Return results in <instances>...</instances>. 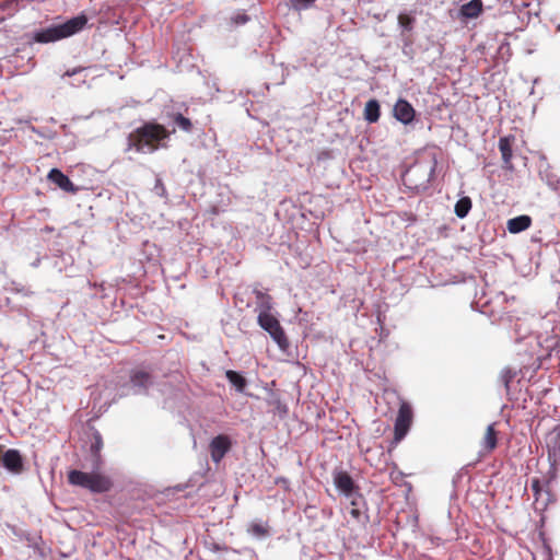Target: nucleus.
<instances>
[{
    "mask_svg": "<svg viewBox=\"0 0 560 560\" xmlns=\"http://www.w3.org/2000/svg\"><path fill=\"white\" fill-rule=\"evenodd\" d=\"M39 262H40V259L37 258L34 262H32V266L33 267H38L39 266Z\"/></svg>",
    "mask_w": 560,
    "mask_h": 560,
    "instance_id": "nucleus-37",
    "label": "nucleus"
},
{
    "mask_svg": "<svg viewBox=\"0 0 560 560\" xmlns=\"http://www.w3.org/2000/svg\"><path fill=\"white\" fill-rule=\"evenodd\" d=\"M153 191L156 196L165 198L167 196L166 188L160 177H156Z\"/></svg>",
    "mask_w": 560,
    "mask_h": 560,
    "instance_id": "nucleus-30",
    "label": "nucleus"
},
{
    "mask_svg": "<svg viewBox=\"0 0 560 560\" xmlns=\"http://www.w3.org/2000/svg\"><path fill=\"white\" fill-rule=\"evenodd\" d=\"M532 224V218L527 214H521L508 220L506 229L512 234L521 233L527 230Z\"/></svg>",
    "mask_w": 560,
    "mask_h": 560,
    "instance_id": "nucleus-18",
    "label": "nucleus"
},
{
    "mask_svg": "<svg viewBox=\"0 0 560 560\" xmlns=\"http://www.w3.org/2000/svg\"><path fill=\"white\" fill-rule=\"evenodd\" d=\"M413 418L412 407L409 402L402 401L394 424V440L400 442L408 434Z\"/></svg>",
    "mask_w": 560,
    "mask_h": 560,
    "instance_id": "nucleus-6",
    "label": "nucleus"
},
{
    "mask_svg": "<svg viewBox=\"0 0 560 560\" xmlns=\"http://www.w3.org/2000/svg\"><path fill=\"white\" fill-rule=\"evenodd\" d=\"M249 20L250 18L244 11H236L230 18L231 23L235 26L244 25L249 22Z\"/></svg>",
    "mask_w": 560,
    "mask_h": 560,
    "instance_id": "nucleus-29",
    "label": "nucleus"
},
{
    "mask_svg": "<svg viewBox=\"0 0 560 560\" xmlns=\"http://www.w3.org/2000/svg\"><path fill=\"white\" fill-rule=\"evenodd\" d=\"M103 448V438L101 433L93 429L91 433V443H90V455H91V466L94 470H100L103 464V459L101 456V451Z\"/></svg>",
    "mask_w": 560,
    "mask_h": 560,
    "instance_id": "nucleus-12",
    "label": "nucleus"
},
{
    "mask_svg": "<svg viewBox=\"0 0 560 560\" xmlns=\"http://www.w3.org/2000/svg\"><path fill=\"white\" fill-rule=\"evenodd\" d=\"M498 439L497 431L494 430L493 424H489L487 427L486 435H485V446L488 451H492L497 447Z\"/></svg>",
    "mask_w": 560,
    "mask_h": 560,
    "instance_id": "nucleus-26",
    "label": "nucleus"
},
{
    "mask_svg": "<svg viewBox=\"0 0 560 560\" xmlns=\"http://www.w3.org/2000/svg\"><path fill=\"white\" fill-rule=\"evenodd\" d=\"M513 140H514V137H511V136L502 137L499 140V150L502 155L503 167L508 171L513 170V164H512V156H513L512 142H513Z\"/></svg>",
    "mask_w": 560,
    "mask_h": 560,
    "instance_id": "nucleus-16",
    "label": "nucleus"
},
{
    "mask_svg": "<svg viewBox=\"0 0 560 560\" xmlns=\"http://www.w3.org/2000/svg\"><path fill=\"white\" fill-rule=\"evenodd\" d=\"M153 385V376L150 372L137 369L130 372L129 381L117 389V395L127 397L130 395H148Z\"/></svg>",
    "mask_w": 560,
    "mask_h": 560,
    "instance_id": "nucleus-4",
    "label": "nucleus"
},
{
    "mask_svg": "<svg viewBox=\"0 0 560 560\" xmlns=\"http://www.w3.org/2000/svg\"><path fill=\"white\" fill-rule=\"evenodd\" d=\"M170 132L166 128L156 122H145L136 128L127 137V151L150 154L166 147Z\"/></svg>",
    "mask_w": 560,
    "mask_h": 560,
    "instance_id": "nucleus-1",
    "label": "nucleus"
},
{
    "mask_svg": "<svg viewBox=\"0 0 560 560\" xmlns=\"http://www.w3.org/2000/svg\"><path fill=\"white\" fill-rule=\"evenodd\" d=\"M547 458L551 468L560 464V424H557L546 438Z\"/></svg>",
    "mask_w": 560,
    "mask_h": 560,
    "instance_id": "nucleus-8",
    "label": "nucleus"
},
{
    "mask_svg": "<svg viewBox=\"0 0 560 560\" xmlns=\"http://www.w3.org/2000/svg\"><path fill=\"white\" fill-rule=\"evenodd\" d=\"M400 42H401V52L405 57H407L409 60H412L416 55V50L413 48V39L410 34H400Z\"/></svg>",
    "mask_w": 560,
    "mask_h": 560,
    "instance_id": "nucleus-23",
    "label": "nucleus"
},
{
    "mask_svg": "<svg viewBox=\"0 0 560 560\" xmlns=\"http://www.w3.org/2000/svg\"><path fill=\"white\" fill-rule=\"evenodd\" d=\"M351 499V505L353 508H359V504H360V501L363 499L362 494L360 493V498H358L357 495L350 498Z\"/></svg>",
    "mask_w": 560,
    "mask_h": 560,
    "instance_id": "nucleus-35",
    "label": "nucleus"
},
{
    "mask_svg": "<svg viewBox=\"0 0 560 560\" xmlns=\"http://www.w3.org/2000/svg\"><path fill=\"white\" fill-rule=\"evenodd\" d=\"M91 472H84L78 469H72L68 474V481L70 485L86 489Z\"/></svg>",
    "mask_w": 560,
    "mask_h": 560,
    "instance_id": "nucleus-20",
    "label": "nucleus"
},
{
    "mask_svg": "<svg viewBox=\"0 0 560 560\" xmlns=\"http://www.w3.org/2000/svg\"><path fill=\"white\" fill-rule=\"evenodd\" d=\"M84 70V68H74L72 70H68L66 71L63 74H62V78H66V77H73L80 72H82Z\"/></svg>",
    "mask_w": 560,
    "mask_h": 560,
    "instance_id": "nucleus-34",
    "label": "nucleus"
},
{
    "mask_svg": "<svg viewBox=\"0 0 560 560\" xmlns=\"http://www.w3.org/2000/svg\"><path fill=\"white\" fill-rule=\"evenodd\" d=\"M483 10L482 0H470L464 3L458 11V18L462 20H472L478 18Z\"/></svg>",
    "mask_w": 560,
    "mask_h": 560,
    "instance_id": "nucleus-15",
    "label": "nucleus"
},
{
    "mask_svg": "<svg viewBox=\"0 0 560 560\" xmlns=\"http://www.w3.org/2000/svg\"><path fill=\"white\" fill-rule=\"evenodd\" d=\"M438 166V154L434 149L419 152L415 163L407 170L405 180L416 192H423L431 187Z\"/></svg>",
    "mask_w": 560,
    "mask_h": 560,
    "instance_id": "nucleus-2",
    "label": "nucleus"
},
{
    "mask_svg": "<svg viewBox=\"0 0 560 560\" xmlns=\"http://www.w3.org/2000/svg\"><path fill=\"white\" fill-rule=\"evenodd\" d=\"M532 490L535 492V494H538L541 490L540 487V480L535 478L532 480Z\"/></svg>",
    "mask_w": 560,
    "mask_h": 560,
    "instance_id": "nucleus-33",
    "label": "nucleus"
},
{
    "mask_svg": "<svg viewBox=\"0 0 560 560\" xmlns=\"http://www.w3.org/2000/svg\"><path fill=\"white\" fill-rule=\"evenodd\" d=\"M515 373L511 370L503 371L501 374V380L506 388H509V384L514 377Z\"/></svg>",
    "mask_w": 560,
    "mask_h": 560,
    "instance_id": "nucleus-31",
    "label": "nucleus"
},
{
    "mask_svg": "<svg viewBox=\"0 0 560 560\" xmlns=\"http://www.w3.org/2000/svg\"><path fill=\"white\" fill-rule=\"evenodd\" d=\"M415 22L416 20L412 15L400 13L398 15V26L400 28V34H410V32L413 30Z\"/></svg>",
    "mask_w": 560,
    "mask_h": 560,
    "instance_id": "nucleus-24",
    "label": "nucleus"
},
{
    "mask_svg": "<svg viewBox=\"0 0 560 560\" xmlns=\"http://www.w3.org/2000/svg\"><path fill=\"white\" fill-rule=\"evenodd\" d=\"M316 1L317 0H288L287 4L290 10L302 12L313 8Z\"/></svg>",
    "mask_w": 560,
    "mask_h": 560,
    "instance_id": "nucleus-25",
    "label": "nucleus"
},
{
    "mask_svg": "<svg viewBox=\"0 0 560 560\" xmlns=\"http://www.w3.org/2000/svg\"><path fill=\"white\" fill-rule=\"evenodd\" d=\"M350 514L354 517V518H359L360 515H361V511L359 508H353L351 511H350Z\"/></svg>",
    "mask_w": 560,
    "mask_h": 560,
    "instance_id": "nucleus-36",
    "label": "nucleus"
},
{
    "mask_svg": "<svg viewBox=\"0 0 560 560\" xmlns=\"http://www.w3.org/2000/svg\"><path fill=\"white\" fill-rule=\"evenodd\" d=\"M252 530L255 535L257 536H265L267 535V530L264 528V526L261 525H258V524H255L253 527H252Z\"/></svg>",
    "mask_w": 560,
    "mask_h": 560,
    "instance_id": "nucleus-32",
    "label": "nucleus"
},
{
    "mask_svg": "<svg viewBox=\"0 0 560 560\" xmlns=\"http://www.w3.org/2000/svg\"><path fill=\"white\" fill-rule=\"evenodd\" d=\"M253 293L256 298V308L255 311L258 312V313H271L272 308H273V300L272 298L261 291V290H258V289H254L253 290Z\"/></svg>",
    "mask_w": 560,
    "mask_h": 560,
    "instance_id": "nucleus-17",
    "label": "nucleus"
},
{
    "mask_svg": "<svg viewBox=\"0 0 560 560\" xmlns=\"http://www.w3.org/2000/svg\"><path fill=\"white\" fill-rule=\"evenodd\" d=\"M472 201L470 197L464 196L455 203L454 212L459 219H464L468 215L471 210Z\"/></svg>",
    "mask_w": 560,
    "mask_h": 560,
    "instance_id": "nucleus-22",
    "label": "nucleus"
},
{
    "mask_svg": "<svg viewBox=\"0 0 560 560\" xmlns=\"http://www.w3.org/2000/svg\"><path fill=\"white\" fill-rule=\"evenodd\" d=\"M257 324L261 329L269 334L280 350L289 348V340L279 319L272 313H258Z\"/></svg>",
    "mask_w": 560,
    "mask_h": 560,
    "instance_id": "nucleus-5",
    "label": "nucleus"
},
{
    "mask_svg": "<svg viewBox=\"0 0 560 560\" xmlns=\"http://www.w3.org/2000/svg\"><path fill=\"white\" fill-rule=\"evenodd\" d=\"M176 127H178L180 130L185 132H190L192 129L191 120L187 117H185L183 114L178 113L174 116L173 119Z\"/></svg>",
    "mask_w": 560,
    "mask_h": 560,
    "instance_id": "nucleus-28",
    "label": "nucleus"
},
{
    "mask_svg": "<svg viewBox=\"0 0 560 560\" xmlns=\"http://www.w3.org/2000/svg\"><path fill=\"white\" fill-rule=\"evenodd\" d=\"M332 481L340 494L346 498H352L354 495L360 498L359 487L347 471L335 469L332 472Z\"/></svg>",
    "mask_w": 560,
    "mask_h": 560,
    "instance_id": "nucleus-7",
    "label": "nucleus"
},
{
    "mask_svg": "<svg viewBox=\"0 0 560 560\" xmlns=\"http://www.w3.org/2000/svg\"><path fill=\"white\" fill-rule=\"evenodd\" d=\"M225 377L238 393L245 392L247 387V380L240 372L228 370L225 372Z\"/></svg>",
    "mask_w": 560,
    "mask_h": 560,
    "instance_id": "nucleus-21",
    "label": "nucleus"
},
{
    "mask_svg": "<svg viewBox=\"0 0 560 560\" xmlns=\"http://www.w3.org/2000/svg\"><path fill=\"white\" fill-rule=\"evenodd\" d=\"M2 466L13 475H20L24 470V459L20 451L7 450L1 457Z\"/></svg>",
    "mask_w": 560,
    "mask_h": 560,
    "instance_id": "nucleus-10",
    "label": "nucleus"
},
{
    "mask_svg": "<svg viewBox=\"0 0 560 560\" xmlns=\"http://www.w3.org/2000/svg\"><path fill=\"white\" fill-rule=\"evenodd\" d=\"M14 5V2L11 0H4L0 2V22L4 21L7 18L13 16L16 13Z\"/></svg>",
    "mask_w": 560,
    "mask_h": 560,
    "instance_id": "nucleus-27",
    "label": "nucleus"
},
{
    "mask_svg": "<svg viewBox=\"0 0 560 560\" xmlns=\"http://www.w3.org/2000/svg\"><path fill=\"white\" fill-rule=\"evenodd\" d=\"M232 441L225 434L214 436L209 445L211 459L219 464L226 453L231 450Z\"/></svg>",
    "mask_w": 560,
    "mask_h": 560,
    "instance_id": "nucleus-9",
    "label": "nucleus"
},
{
    "mask_svg": "<svg viewBox=\"0 0 560 560\" xmlns=\"http://www.w3.org/2000/svg\"><path fill=\"white\" fill-rule=\"evenodd\" d=\"M113 487V482L109 477L97 472L92 468L91 477L86 490L92 493H105L108 492Z\"/></svg>",
    "mask_w": 560,
    "mask_h": 560,
    "instance_id": "nucleus-13",
    "label": "nucleus"
},
{
    "mask_svg": "<svg viewBox=\"0 0 560 560\" xmlns=\"http://www.w3.org/2000/svg\"><path fill=\"white\" fill-rule=\"evenodd\" d=\"M380 116L381 106L378 101L375 98L368 101L364 107V119L370 124H374L378 121Z\"/></svg>",
    "mask_w": 560,
    "mask_h": 560,
    "instance_id": "nucleus-19",
    "label": "nucleus"
},
{
    "mask_svg": "<svg viewBox=\"0 0 560 560\" xmlns=\"http://www.w3.org/2000/svg\"><path fill=\"white\" fill-rule=\"evenodd\" d=\"M50 183L66 192L75 194L78 187L70 180V178L59 168H51L47 175Z\"/></svg>",
    "mask_w": 560,
    "mask_h": 560,
    "instance_id": "nucleus-14",
    "label": "nucleus"
},
{
    "mask_svg": "<svg viewBox=\"0 0 560 560\" xmlns=\"http://www.w3.org/2000/svg\"><path fill=\"white\" fill-rule=\"evenodd\" d=\"M394 117L402 125H410L415 120L416 110L405 98H398L393 108Z\"/></svg>",
    "mask_w": 560,
    "mask_h": 560,
    "instance_id": "nucleus-11",
    "label": "nucleus"
},
{
    "mask_svg": "<svg viewBox=\"0 0 560 560\" xmlns=\"http://www.w3.org/2000/svg\"><path fill=\"white\" fill-rule=\"evenodd\" d=\"M89 22L84 12L67 20L63 23L50 25L33 33V40L40 44L54 43L81 32Z\"/></svg>",
    "mask_w": 560,
    "mask_h": 560,
    "instance_id": "nucleus-3",
    "label": "nucleus"
}]
</instances>
